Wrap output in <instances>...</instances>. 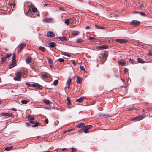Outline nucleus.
<instances>
[{
	"label": "nucleus",
	"instance_id": "obj_39",
	"mask_svg": "<svg viewBox=\"0 0 152 152\" xmlns=\"http://www.w3.org/2000/svg\"><path fill=\"white\" fill-rule=\"evenodd\" d=\"M108 56V54L106 53H104L103 55V57L104 58H106Z\"/></svg>",
	"mask_w": 152,
	"mask_h": 152
},
{
	"label": "nucleus",
	"instance_id": "obj_59",
	"mask_svg": "<svg viewBox=\"0 0 152 152\" xmlns=\"http://www.w3.org/2000/svg\"><path fill=\"white\" fill-rule=\"evenodd\" d=\"M84 132V129H81L80 130V132Z\"/></svg>",
	"mask_w": 152,
	"mask_h": 152
},
{
	"label": "nucleus",
	"instance_id": "obj_50",
	"mask_svg": "<svg viewBox=\"0 0 152 152\" xmlns=\"http://www.w3.org/2000/svg\"><path fill=\"white\" fill-rule=\"evenodd\" d=\"M25 124L27 126H30V124L28 122H26Z\"/></svg>",
	"mask_w": 152,
	"mask_h": 152
},
{
	"label": "nucleus",
	"instance_id": "obj_4",
	"mask_svg": "<svg viewBox=\"0 0 152 152\" xmlns=\"http://www.w3.org/2000/svg\"><path fill=\"white\" fill-rule=\"evenodd\" d=\"M145 114H142L139 116H137L133 118L132 120L135 121H138L143 118L145 117Z\"/></svg>",
	"mask_w": 152,
	"mask_h": 152
},
{
	"label": "nucleus",
	"instance_id": "obj_20",
	"mask_svg": "<svg viewBox=\"0 0 152 152\" xmlns=\"http://www.w3.org/2000/svg\"><path fill=\"white\" fill-rule=\"evenodd\" d=\"M13 148V146L11 145L9 147H7L5 148L4 149L5 150L9 151L12 149Z\"/></svg>",
	"mask_w": 152,
	"mask_h": 152
},
{
	"label": "nucleus",
	"instance_id": "obj_62",
	"mask_svg": "<svg viewBox=\"0 0 152 152\" xmlns=\"http://www.w3.org/2000/svg\"><path fill=\"white\" fill-rule=\"evenodd\" d=\"M42 152H50V151H43Z\"/></svg>",
	"mask_w": 152,
	"mask_h": 152
},
{
	"label": "nucleus",
	"instance_id": "obj_3",
	"mask_svg": "<svg viewBox=\"0 0 152 152\" xmlns=\"http://www.w3.org/2000/svg\"><path fill=\"white\" fill-rule=\"evenodd\" d=\"M22 73L21 72H18L16 74V77L14 78L15 81H20L21 80V77Z\"/></svg>",
	"mask_w": 152,
	"mask_h": 152
},
{
	"label": "nucleus",
	"instance_id": "obj_2",
	"mask_svg": "<svg viewBox=\"0 0 152 152\" xmlns=\"http://www.w3.org/2000/svg\"><path fill=\"white\" fill-rule=\"evenodd\" d=\"M0 115L3 116L5 118H8L10 117H14L13 114L12 113L1 112V113Z\"/></svg>",
	"mask_w": 152,
	"mask_h": 152
},
{
	"label": "nucleus",
	"instance_id": "obj_7",
	"mask_svg": "<svg viewBox=\"0 0 152 152\" xmlns=\"http://www.w3.org/2000/svg\"><path fill=\"white\" fill-rule=\"evenodd\" d=\"M109 48L108 45H102L97 46V48L99 50H104Z\"/></svg>",
	"mask_w": 152,
	"mask_h": 152
},
{
	"label": "nucleus",
	"instance_id": "obj_32",
	"mask_svg": "<svg viewBox=\"0 0 152 152\" xmlns=\"http://www.w3.org/2000/svg\"><path fill=\"white\" fill-rule=\"evenodd\" d=\"M58 80H55L54 81L53 83V85L54 86H56L58 84Z\"/></svg>",
	"mask_w": 152,
	"mask_h": 152
},
{
	"label": "nucleus",
	"instance_id": "obj_46",
	"mask_svg": "<svg viewBox=\"0 0 152 152\" xmlns=\"http://www.w3.org/2000/svg\"><path fill=\"white\" fill-rule=\"evenodd\" d=\"M71 149L72 152H75L76 151V149L74 148H72Z\"/></svg>",
	"mask_w": 152,
	"mask_h": 152
},
{
	"label": "nucleus",
	"instance_id": "obj_15",
	"mask_svg": "<svg viewBox=\"0 0 152 152\" xmlns=\"http://www.w3.org/2000/svg\"><path fill=\"white\" fill-rule=\"evenodd\" d=\"M49 46L51 48H53L56 46V44L54 42H51L48 44Z\"/></svg>",
	"mask_w": 152,
	"mask_h": 152
},
{
	"label": "nucleus",
	"instance_id": "obj_53",
	"mask_svg": "<svg viewBox=\"0 0 152 152\" xmlns=\"http://www.w3.org/2000/svg\"><path fill=\"white\" fill-rule=\"evenodd\" d=\"M102 115L104 117H108L109 116V115H104V114L103 115H103Z\"/></svg>",
	"mask_w": 152,
	"mask_h": 152
},
{
	"label": "nucleus",
	"instance_id": "obj_55",
	"mask_svg": "<svg viewBox=\"0 0 152 152\" xmlns=\"http://www.w3.org/2000/svg\"><path fill=\"white\" fill-rule=\"evenodd\" d=\"M68 131H66V130H64L62 131V134H64L66 133L67 132H68Z\"/></svg>",
	"mask_w": 152,
	"mask_h": 152
},
{
	"label": "nucleus",
	"instance_id": "obj_28",
	"mask_svg": "<svg viewBox=\"0 0 152 152\" xmlns=\"http://www.w3.org/2000/svg\"><path fill=\"white\" fill-rule=\"evenodd\" d=\"M83 41V40L82 38H78L77 39L76 41L77 43H80L82 42Z\"/></svg>",
	"mask_w": 152,
	"mask_h": 152
},
{
	"label": "nucleus",
	"instance_id": "obj_10",
	"mask_svg": "<svg viewBox=\"0 0 152 152\" xmlns=\"http://www.w3.org/2000/svg\"><path fill=\"white\" fill-rule=\"evenodd\" d=\"M42 102L47 104H50L52 103V102L50 100L46 99H43Z\"/></svg>",
	"mask_w": 152,
	"mask_h": 152
},
{
	"label": "nucleus",
	"instance_id": "obj_9",
	"mask_svg": "<svg viewBox=\"0 0 152 152\" xmlns=\"http://www.w3.org/2000/svg\"><path fill=\"white\" fill-rule=\"evenodd\" d=\"M47 36L49 37H53L55 36V34L53 33L51 31H48L47 33Z\"/></svg>",
	"mask_w": 152,
	"mask_h": 152
},
{
	"label": "nucleus",
	"instance_id": "obj_25",
	"mask_svg": "<svg viewBox=\"0 0 152 152\" xmlns=\"http://www.w3.org/2000/svg\"><path fill=\"white\" fill-rule=\"evenodd\" d=\"M68 101V102L66 104L68 106H69L71 104V101L70 100V98L69 97H67L66 99Z\"/></svg>",
	"mask_w": 152,
	"mask_h": 152
},
{
	"label": "nucleus",
	"instance_id": "obj_48",
	"mask_svg": "<svg viewBox=\"0 0 152 152\" xmlns=\"http://www.w3.org/2000/svg\"><path fill=\"white\" fill-rule=\"evenodd\" d=\"M48 62H49V63H50V64H52L53 62L51 59H50L49 58H48Z\"/></svg>",
	"mask_w": 152,
	"mask_h": 152
},
{
	"label": "nucleus",
	"instance_id": "obj_11",
	"mask_svg": "<svg viewBox=\"0 0 152 152\" xmlns=\"http://www.w3.org/2000/svg\"><path fill=\"white\" fill-rule=\"evenodd\" d=\"M82 78L80 77L79 76L77 77L76 82L77 83H81L82 82Z\"/></svg>",
	"mask_w": 152,
	"mask_h": 152
},
{
	"label": "nucleus",
	"instance_id": "obj_22",
	"mask_svg": "<svg viewBox=\"0 0 152 152\" xmlns=\"http://www.w3.org/2000/svg\"><path fill=\"white\" fill-rule=\"evenodd\" d=\"M42 78H46L48 77V73H45L44 74H42L41 75Z\"/></svg>",
	"mask_w": 152,
	"mask_h": 152
},
{
	"label": "nucleus",
	"instance_id": "obj_41",
	"mask_svg": "<svg viewBox=\"0 0 152 152\" xmlns=\"http://www.w3.org/2000/svg\"><path fill=\"white\" fill-rule=\"evenodd\" d=\"M59 10H61L63 11H65V9L63 7H61L59 8Z\"/></svg>",
	"mask_w": 152,
	"mask_h": 152
},
{
	"label": "nucleus",
	"instance_id": "obj_61",
	"mask_svg": "<svg viewBox=\"0 0 152 152\" xmlns=\"http://www.w3.org/2000/svg\"><path fill=\"white\" fill-rule=\"evenodd\" d=\"M11 110H12L15 111L16 110L14 108H12L11 109Z\"/></svg>",
	"mask_w": 152,
	"mask_h": 152
},
{
	"label": "nucleus",
	"instance_id": "obj_14",
	"mask_svg": "<svg viewBox=\"0 0 152 152\" xmlns=\"http://www.w3.org/2000/svg\"><path fill=\"white\" fill-rule=\"evenodd\" d=\"M15 58H16L15 53V52H14L13 53L12 56V62H16Z\"/></svg>",
	"mask_w": 152,
	"mask_h": 152
},
{
	"label": "nucleus",
	"instance_id": "obj_38",
	"mask_svg": "<svg viewBox=\"0 0 152 152\" xmlns=\"http://www.w3.org/2000/svg\"><path fill=\"white\" fill-rule=\"evenodd\" d=\"M147 55L149 56H152V53L151 50H149V52L147 53Z\"/></svg>",
	"mask_w": 152,
	"mask_h": 152
},
{
	"label": "nucleus",
	"instance_id": "obj_47",
	"mask_svg": "<svg viewBox=\"0 0 152 152\" xmlns=\"http://www.w3.org/2000/svg\"><path fill=\"white\" fill-rule=\"evenodd\" d=\"M71 62L74 64L75 66L76 65L75 61L74 60H72L71 61Z\"/></svg>",
	"mask_w": 152,
	"mask_h": 152
},
{
	"label": "nucleus",
	"instance_id": "obj_16",
	"mask_svg": "<svg viewBox=\"0 0 152 152\" xmlns=\"http://www.w3.org/2000/svg\"><path fill=\"white\" fill-rule=\"evenodd\" d=\"M86 99V97H81L79 99H77L76 100V102L78 101L79 102H81L84 99Z\"/></svg>",
	"mask_w": 152,
	"mask_h": 152
},
{
	"label": "nucleus",
	"instance_id": "obj_51",
	"mask_svg": "<svg viewBox=\"0 0 152 152\" xmlns=\"http://www.w3.org/2000/svg\"><path fill=\"white\" fill-rule=\"evenodd\" d=\"M134 107H132L129 108L128 110L130 111H131L132 110H134Z\"/></svg>",
	"mask_w": 152,
	"mask_h": 152
},
{
	"label": "nucleus",
	"instance_id": "obj_49",
	"mask_svg": "<svg viewBox=\"0 0 152 152\" xmlns=\"http://www.w3.org/2000/svg\"><path fill=\"white\" fill-rule=\"evenodd\" d=\"M140 15L141 16H146L144 12H140Z\"/></svg>",
	"mask_w": 152,
	"mask_h": 152
},
{
	"label": "nucleus",
	"instance_id": "obj_18",
	"mask_svg": "<svg viewBox=\"0 0 152 152\" xmlns=\"http://www.w3.org/2000/svg\"><path fill=\"white\" fill-rule=\"evenodd\" d=\"M26 46V44L25 43H22L19 45V48L20 50H21Z\"/></svg>",
	"mask_w": 152,
	"mask_h": 152
},
{
	"label": "nucleus",
	"instance_id": "obj_35",
	"mask_svg": "<svg viewBox=\"0 0 152 152\" xmlns=\"http://www.w3.org/2000/svg\"><path fill=\"white\" fill-rule=\"evenodd\" d=\"M118 63L119 64L121 65H125L126 63L125 62H121L120 61H119L118 62Z\"/></svg>",
	"mask_w": 152,
	"mask_h": 152
},
{
	"label": "nucleus",
	"instance_id": "obj_34",
	"mask_svg": "<svg viewBox=\"0 0 152 152\" xmlns=\"http://www.w3.org/2000/svg\"><path fill=\"white\" fill-rule=\"evenodd\" d=\"M96 28H98L99 29H103L104 28L101 26H99L95 24V26Z\"/></svg>",
	"mask_w": 152,
	"mask_h": 152
},
{
	"label": "nucleus",
	"instance_id": "obj_8",
	"mask_svg": "<svg viewBox=\"0 0 152 152\" xmlns=\"http://www.w3.org/2000/svg\"><path fill=\"white\" fill-rule=\"evenodd\" d=\"M132 25H134L135 26H139L140 24V23L138 21L136 20H133L131 22Z\"/></svg>",
	"mask_w": 152,
	"mask_h": 152
},
{
	"label": "nucleus",
	"instance_id": "obj_12",
	"mask_svg": "<svg viewBox=\"0 0 152 152\" xmlns=\"http://www.w3.org/2000/svg\"><path fill=\"white\" fill-rule=\"evenodd\" d=\"M16 62H12V64H10L9 65V68L11 69L16 66Z\"/></svg>",
	"mask_w": 152,
	"mask_h": 152
},
{
	"label": "nucleus",
	"instance_id": "obj_1",
	"mask_svg": "<svg viewBox=\"0 0 152 152\" xmlns=\"http://www.w3.org/2000/svg\"><path fill=\"white\" fill-rule=\"evenodd\" d=\"M27 118L29 120V122L32 124H35L34 125H31V126L33 127H36L40 125L39 123L36 122L34 123V117L31 116L30 115H29L27 117Z\"/></svg>",
	"mask_w": 152,
	"mask_h": 152
},
{
	"label": "nucleus",
	"instance_id": "obj_5",
	"mask_svg": "<svg viewBox=\"0 0 152 152\" xmlns=\"http://www.w3.org/2000/svg\"><path fill=\"white\" fill-rule=\"evenodd\" d=\"M115 41L118 43L120 44H122L128 42V41L127 40L125 39H117L115 40Z\"/></svg>",
	"mask_w": 152,
	"mask_h": 152
},
{
	"label": "nucleus",
	"instance_id": "obj_17",
	"mask_svg": "<svg viewBox=\"0 0 152 152\" xmlns=\"http://www.w3.org/2000/svg\"><path fill=\"white\" fill-rule=\"evenodd\" d=\"M71 79L70 78H69L68 79L67 82L66 83L68 86V88H70V84L71 82Z\"/></svg>",
	"mask_w": 152,
	"mask_h": 152
},
{
	"label": "nucleus",
	"instance_id": "obj_43",
	"mask_svg": "<svg viewBox=\"0 0 152 152\" xmlns=\"http://www.w3.org/2000/svg\"><path fill=\"white\" fill-rule=\"evenodd\" d=\"M37 10V9L35 7H34L32 9V11L33 12H35Z\"/></svg>",
	"mask_w": 152,
	"mask_h": 152
},
{
	"label": "nucleus",
	"instance_id": "obj_6",
	"mask_svg": "<svg viewBox=\"0 0 152 152\" xmlns=\"http://www.w3.org/2000/svg\"><path fill=\"white\" fill-rule=\"evenodd\" d=\"M33 85H34L33 87L39 90L42 89L43 88V87L42 86L36 83H33Z\"/></svg>",
	"mask_w": 152,
	"mask_h": 152
},
{
	"label": "nucleus",
	"instance_id": "obj_42",
	"mask_svg": "<svg viewBox=\"0 0 152 152\" xmlns=\"http://www.w3.org/2000/svg\"><path fill=\"white\" fill-rule=\"evenodd\" d=\"M26 84L28 86H29V87H31V86H32V87H33V86H34V85H33V83L32 84H29V83H26Z\"/></svg>",
	"mask_w": 152,
	"mask_h": 152
},
{
	"label": "nucleus",
	"instance_id": "obj_29",
	"mask_svg": "<svg viewBox=\"0 0 152 152\" xmlns=\"http://www.w3.org/2000/svg\"><path fill=\"white\" fill-rule=\"evenodd\" d=\"M6 57H3L1 60V62L2 64L4 63L6 61Z\"/></svg>",
	"mask_w": 152,
	"mask_h": 152
},
{
	"label": "nucleus",
	"instance_id": "obj_27",
	"mask_svg": "<svg viewBox=\"0 0 152 152\" xmlns=\"http://www.w3.org/2000/svg\"><path fill=\"white\" fill-rule=\"evenodd\" d=\"M79 32L78 31H75L72 32V35H73L77 36L78 35Z\"/></svg>",
	"mask_w": 152,
	"mask_h": 152
},
{
	"label": "nucleus",
	"instance_id": "obj_60",
	"mask_svg": "<svg viewBox=\"0 0 152 152\" xmlns=\"http://www.w3.org/2000/svg\"><path fill=\"white\" fill-rule=\"evenodd\" d=\"M139 13V12H138V11H135L134 12V13Z\"/></svg>",
	"mask_w": 152,
	"mask_h": 152
},
{
	"label": "nucleus",
	"instance_id": "obj_26",
	"mask_svg": "<svg viewBox=\"0 0 152 152\" xmlns=\"http://www.w3.org/2000/svg\"><path fill=\"white\" fill-rule=\"evenodd\" d=\"M89 40H92L93 42H96L97 41V39H96L95 38L92 37H91L89 39Z\"/></svg>",
	"mask_w": 152,
	"mask_h": 152
},
{
	"label": "nucleus",
	"instance_id": "obj_52",
	"mask_svg": "<svg viewBox=\"0 0 152 152\" xmlns=\"http://www.w3.org/2000/svg\"><path fill=\"white\" fill-rule=\"evenodd\" d=\"M80 68L82 70H84V66H80Z\"/></svg>",
	"mask_w": 152,
	"mask_h": 152
},
{
	"label": "nucleus",
	"instance_id": "obj_30",
	"mask_svg": "<svg viewBox=\"0 0 152 152\" xmlns=\"http://www.w3.org/2000/svg\"><path fill=\"white\" fill-rule=\"evenodd\" d=\"M31 58L29 57H28L26 59V62L27 64H29L31 61Z\"/></svg>",
	"mask_w": 152,
	"mask_h": 152
},
{
	"label": "nucleus",
	"instance_id": "obj_64",
	"mask_svg": "<svg viewBox=\"0 0 152 152\" xmlns=\"http://www.w3.org/2000/svg\"><path fill=\"white\" fill-rule=\"evenodd\" d=\"M12 5L13 6V7H14L15 6V3H13Z\"/></svg>",
	"mask_w": 152,
	"mask_h": 152
},
{
	"label": "nucleus",
	"instance_id": "obj_40",
	"mask_svg": "<svg viewBox=\"0 0 152 152\" xmlns=\"http://www.w3.org/2000/svg\"><path fill=\"white\" fill-rule=\"evenodd\" d=\"M58 60L60 62H63L64 61V59L61 58H60L58 59Z\"/></svg>",
	"mask_w": 152,
	"mask_h": 152
},
{
	"label": "nucleus",
	"instance_id": "obj_31",
	"mask_svg": "<svg viewBox=\"0 0 152 152\" xmlns=\"http://www.w3.org/2000/svg\"><path fill=\"white\" fill-rule=\"evenodd\" d=\"M39 50L43 52L45 51L46 50V49L45 48L42 47V46H40L39 48Z\"/></svg>",
	"mask_w": 152,
	"mask_h": 152
},
{
	"label": "nucleus",
	"instance_id": "obj_23",
	"mask_svg": "<svg viewBox=\"0 0 152 152\" xmlns=\"http://www.w3.org/2000/svg\"><path fill=\"white\" fill-rule=\"evenodd\" d=\"M58 39L62 41H66L67 40V39L66 37H59Z\"/></svg>",
	"mask_w": 152,
	"mask_h": 152
},
{
	"label": "nucleus",
	"instance_id": "obj_19",
	"mask_svg": "<svg viewBox=\"0 0 152 152\" xmlns=\"http://www.w3.org/2000/svg\"><path fill=\"white\" fill-rule=\"evenodd\" d=\"M29 100L28 99H23L21 101V103L23 104H26L29 102Z\"/></svg>",
	"mask_w": 152,
	"mask_h": 152
},
{
	"label": "nucleus",
	"instance_id": "obj_63",
	"mask_svg": "<svg viewBox=\"0 0 152 152\" xmlns=\"http://www.w3.org/2000/svg\"><path fill=\"white\" fill-rule=\"evenodd\" d=\"M66 150V148H63L62 149V151H63L64 150Z\"/></svg>",
	"mask_w": 152,
	"mask_h": 152
},
{
	"label": "nucleus",
	"instance_id": "obj_37",
	"mask_svg": "<svg viewBox=\"0 0 152 152\" xmlns=\"http://www.w3.org/2000/svg\"><path fill=\"white\" fill-rule=\"evenodd\" d=\"M129 61L132 64H134L135 62V60L133 59H129Z\"/></svg>",
	"mask_w": 152,
	"mask_h": 152
},
{
	"label": "nucleus",
	"instance_id": "obj_36",
	"mask_svg": "<svg viewBox=\"0 0 152 152\" xmlns=\"http://www.w3.org/2000/svg\"><path fill=\"white\" fill-rule=\"evenodd\" d=\"M69 19H67L65 20L64 23L66 25L69 24Z\"/></svg>",
	"mask_w": 152,
	"mask_h": 152
},
{
	"label": "nucleus",
	"instance_id": "obj_58",
	"mask_svg": "<svg viewBox=\"0 0 152 152\" xmlns=\"http://www.w3.org/2000/svg\"><path fill=\"white\" fill-rule=\"evenodd\" d=\"M89 27L88 26H87L85 27L86 29H88L89 28Z\"/></svg>",
	"mask_w": 152,
	"mask_h": 152
},
{
	"label": "nucleus",
	"instance_id": "obj_21",
	"mask_svg": "<svg viewBox=\"0 0 152 152\" xmlns=\"http://www.w3.org/2000/svg\"><path fill=\"white\" fill-rule=\"evenodd\" d=\"M85 123H79L77 125V127L81 128L82 127H83L84 126Z\"/></svg>",
	"mask_w": 152,
	"mask_h": 152
},
{
	"label": "nucleus",
	"instance_id": "obj_13",
	"mask_svg": "<svg viewBox=\"0 0 152 152\" xmlns=\"http://www.w3.org/2000/svg\"><path fill=\"white\" fill-rule=\"evenodd\" d=\"M52 19L51 18H45L43 20V21L47 23H50L52 20Z\"/></svg>",
	"mask_w": 152,
	"mask_h": 152
},
{
	"label": "nucleus",
	"instance_id": "obj_56",
	"mask_svg": "<svg viewBox=\"0 0 152 152\" xmlns=\"http://www.w3.org/2000/svg\"><path fill=\"white\" fill-rule=\"evenodd\" d=\"M45 122L46 123V124H48V120L46 118L45 120Z\"/></svg>",
	"mask_w": 152,
	"mask_h": 152
},
{
	"label": "nucleus",
	"instance_id": "obj_54",
	"mask_svg": "<svg viewBox=\"0 0 152 152\" xmlns=\"http://www.w3.org/2000/svg\"><path fill=\"white\" fill-rule=\"evenodd\" d=\"M128 71V69L126 68H125L124 69V72L125 73L127 72Z\"/></svg>",
	"mask_w": 152,
	"mask_h": 152
},
{
	"label": "nucleus",
	"instance_id": "obj_44",
	"mask_svg": "<svg viewBox=\"0 0 152 152\" xmlns=\"http://www.w3.org/2000/svg\"><path fill=\"white\" fill-rule=\"evenodd\" d=\"M86 127L88 128V129L91 128L92 127V126L91 125H88L86 126Z\"/></svg>",
	"mask_w": 152,
	"mask_h": 152
},
{
	"label": "nucleus",
	"instance_id": "obj_57",
	"mask_svg": "<svg viewBox=\"0 0 152 152\" xmlns=\"http://www.w3.org/2000/svg\"><path fill=\"white\" fill-rule=\"evenodd\" d=\"M63 55H66L67 56H69V57L70 56V55L69 54H67V55H66V53H63Z\"/></svg>",
	"mask_w": 152,
	"mask_h": 152
},
{
	"label": "nucleus",
	"instance_id": "obj_45",
	"mask_svg": "<svg viewBox=\"0 0 152 152\" xmlns=\"http://www.w3.org/2000/svg\"><path fill=\"white\" fill-rule=\"evenodd\" d=\"M12 55V54L11 53L10 54H8L6 55L5 56V57H6V58H9Z\"/></svg>",
	"mask_w": 152,
	"mask_h": 152
},
{
	"label": "nucleus",
	"instance_id": "obj_24",
	"mask_svg": "<svg viewBox=\"0 0 152 152\" xmlns=\"http://www.w3.org/2000/svg\"><path fill=\"white\" fill-rule=\"evenodd\" d=\"M138 62L140 63H145V61L143 60L142 59L139 58H137Z\"/></svg>",
	"mask_w": 152,
	"mask_h": 152
},
{
	"label": "nucleus",
	"instance_id": "obj_33",
	"mask_svg": "<svg viewBox=\"0 0 152 152\" xmlns=\"http://www.w3.org/2000/svg\"><path fill=\"white\" fill-rule=\"evenodd\" d=\"M83 129L84 130V132L85 133H86L88 132V128L86 127V126H85L84 128Z\"/></svg>",
	"mask_w": 152,
	"mask_h": 152
}]
</instances>
